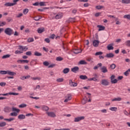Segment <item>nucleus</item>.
Here are the masks:
<instances>
[{
    "label": "nucleus",
    "instance_id": "1",
    "mask_svg": "<svg viewBox=\"0 0 130 130\" xmlns=\"http://www.w3.org/2000/svg\"><path fill=\"white\" fill-rule=\"evenodd\" d=\"M5 33L9 36H11L13 34V30L10 27H7L5 29Z\"/></svg>",
    "mask_w": 130,
    "mask_h": 130
},
{
    "label": "nucleus",
    "instance_id": "2",
    "mask_svg": "<svg viewBox=\"0 0 130 130\" xmlns=\"http://www.w3.org/2000/svg\"><path fill=\"white\" fill-rule=\"evenodd\" d=\"M101 85L102 86H108L109 85V81H108V79H102L101 82Z\"/></svg>",
    "mask_w": 130,
    "mask_h": 130
},
{
    "label": "nucleus",
    "instance_id": "3",
    "mask_svg": "<svg viewBox=\"0 0 130 130\" xmlns=\"http://www.w3.org/2000/svg\"><path fill=\"white\" fill-rule=\"evenodd\" d=\"M46 114L49 117H56V115L53 112H47Z\"/></svg>",
    "mask_w": 130,
    "mask_h": 130
},
{
    "label": "nucleus",
    "instance_id": "4",
    "mask_svg": "<svg viewBox=\"0 0 130 130\" xmlns=\"http://www.w3.org/2000/svg\"><path fill=\"white\" fill-rule=\"evenodd\" d=\"M83 119H85L84 116L77 117L75 118L74 121L75 122H78L80 121V120H83Z\"/></svg>",
    "mask_w": 130,
    "mask_h": 130
},
{
    "label": "nucleus",
    "instance_id": "5",
    "mask_svg": "<svg viewBox=\"0 0 130 130\" xmlns=\"http://www.w3.org/2000/svg\"><path fill=\"white\" fill-rule=\"evenodd\" d=\"M69 85L71 87H77L78 86V83L73 82V80H69Z\"/></svg>",
    "mask_w": 130,
    "mask_h": 130
},
{
    "label": "nucleus",
    "instance_id": "6",
    "mask_svg": "<svg viewBox=\"0 0 130 130\" xmlns=\"http://www.w3.org/2000/svg\"><path fill=\"white\" fill-rule=\"evenodd\" d=\"M66 99L64 101V102L67 103L70 100H72V94H68L67 96H66Z\"/></svg>",
    "mask_w": 130,
    "mask_h": 130
},
{
    "label": "nucleus",
    "instance_id": "7",
    "mask_svg": "<svg viewBox=\"0 0 130 130\" xmlns=\"http://www.w3.org/2000/svg\"><path fill=\"white\" fill-rule=\"evenodd\" d=\"M101 71L102 73H103L104 74H105V73H107L108 72L107 68L105 66H103L102 67H101Z\"/></svg>",
    "mask_w": 130,
    "mask_h": 130
},
{
    "label": "nucleus",
    "instance_id": "8",
    "mask_svg": "<svg viewBox=\"0 0 130 130\" xmlns=\"http://www.w3.org/2000/svg\"><path fill=\"white\" fill-rule=\"evenodd\" d=\"M99 43H100V41L98 40H94L93 41V46L94 47H98Z\"/></svg>",
    "mask_w": 130,
    "mask_h": 130
},
{
    "label": "nucleus",
    "instance_id": "9",
    "mask_svg": "<svg viewBox=\"0 0 130 130\" xmlns=\"http://www.w3.org/2000/svg\"><path fill=\"white\" fill-rule=\"evenodd\" d=\"M19 49L22 51H27L28 50V47L24 46H20Z\"/></svg>",
    "mask_w": 130,
    "mask_h": 130
},
{
    "label": "nucleus",
    "instance_id": "10",
    "mask_svg": "<svg viewBox=\"0 0 130 130\" xmlns=\"http://www.w3.org/2000/svg\"><path fill=\"white\" fill-rule=\"evenodd\" d=\"M82 49H75L73 50V52L75 54H78V53H81L82 52Z\"/></svg>",
    "mask_w": 130,
    "mask_h": 130
},
{
    "label": "nucleus",
    "instance_id": "11",
    "mask_svg": "<svg viewBox=\"0 0 130 130\" xmlns=\"http://www.w3.org/2000/svg\"><path fill=\"white\" fill-rule=\"evenodd\" d=\"M108 50H113L114 47H113V44H110L107 46Z\"/></svg>",
    "mask_w": 130,
    "mask_h": 130
},
{
    "label": "nucleus",
    "instance_id": "12",
    "mask_svg": "<svg viewBox=\"0 0 130 130\" xmlns=\"http://www.w3.org/2000/svg\"><path fill=\"white\" fill-rule=\"evenodd\" d=\"M114 57V54L113 53H108L106 55V57H107V58H110Z\"/></svg>",
    "mask_w": 130,
    "mask_h": 130
},
{
    "label": "nucleus",
    "instance_id": "13",
    "mask_svg": "<svg viewBox=\"0 0 130 130\" xmlns=\"http://www.w3.org/2000/svg\"><path fill=\"white\" fill-rule=\"evenodd\" d=\"M45 31V29L43 27V28H39L37 30L38 33L39 34H41V33H43Z\"/></svg>",
    "mask_w": 130,
    "mask_h": 130
},
{
    "label": "nucleus",
    "instance_id": "14",
    "mask_svg": "<svg viewBox=\"0 0 130 130\" xmlns=\"http://www.w3.org/2000/svg\"><path fill=\"white\" fill-rule=\"evenodd\" d=\"M5 112L9 113L12 111V109L9 107H6L4 108Z\"/></svg>",
    "mask_w": 130,
    "mask_h": 130
},
{
    "label": "nucleus",
    "instance_id": "15",
    "mask_svg": "<svg viewBox=\"0 0 130 130\" xmlns=\"http://www.w3.org/2000/svg\"><path fill=\"white\" fill-rule=\"evenodd\" d=\"M97 27H98V28H99V31H103V30H105V27L103 26L102 25H98L97 26Z\"/></svg>",
    "mask_w": 130,
    "mask_h": 130
},
{
    "label": "nucleus",
    "instance_id": "16",
    "mask_svg": "<svg viewBox=\"0 0 130 130\" xmlns=\"http://www.w3.org/2000/svg\"><path fill=\"white\" fill-rule=\"evenodd\" d=\"M72 72L73 73H77V72H79V67H75L71 69Z\"/></svg>",
    "mask_w": 130,
    "mask_h": 130
},
{
    "label": "nucleus",
    "instance_id": "17",
    "mask_svg": "<svg viewBox=\"0 0 130 130\" xmlns=\"http://www.w3.org/2000/svg\"><path fill=\"white\" fill-rule=\"evenodd\" d=\"M7 74L9 75V76H16L17 75L16 73L10 71H7Z\"/></svg>",
    "mask_w": 130,
    "mask_h": 130
},
{
    "label": "nucleus",
    "instance_id": "18",
    "mask_svg": "<svg viewBox=\"0 0 130 130\" xmlns=\"http://www.w3.org/2000/svg\"><path fill=\"white\" fill-rule=\"evenodd\" d=\"M62 13H58L56 15L55 19L57 20L58 19H61V18H62Z\"/></svg>",
    "mask_w": 130,
    "mask_h": 130
},
{
    "label": "nucleus",
    "instance_id": "19",
    "mask_svg": "<svg viewBox=\"0 0 130 130\" xmlns=\"http://www.w3.org/2000/svg\"><path fill=\"white\" fill-rule=\"evenodd\" d=\"M42 109L45 111H48V110H49V108L46 106H42Z\"/></svg>",
    "mask_w": 130,
    "mask_h": 130
},
{
    "label": "nucleus",
    "instance_id": "20",
    "mask_svg": "<svg viewBox=\"0 0 130 130\" xmlns=\"http://www.w3.org/2000/svg\"><path fill=\"white\" fill-rule=\"evenodd\" d=\"M88 81H94V82H99V80L96 77L91 78L88 79Z\"/></svg>",
    "mask_w": 130,
    "mask_h": 130
},
{
    "label": "nucleus",
    "instance_id": "21",
    "mask_svg": "<svg viewBox=\"0 0 130 130\" xmlns=\"http://www.w3.org/2000/svg\"><path fill=\"white\" fill-rule=\"evenodd\" d=\"M23 62V63H28L29 62V60H17V62Z\"/></svg>",
    "mask_w": 130,
    "mask_h": 130
},
{
    "label": "nucleus",
    "instance_id": "22",
    "mask_svg": "<svg viewBox=\"0 0 130 130\" xmlns=\"http://www.w3.org/2000/svg\"><path fill=\"white\" fill-rule=\"evenodd\" d=\"M78 64H87V62L85 60H81L79 62Z\"/></svg>",
    "mask_w": 130,
    "mask_h": 130
},
{
    "label": "nucleus",
    "instance_id": "23",
    "mask_svg": "<svg viewBox=\"0 0 130 130\" xmlns=\"http://www.w3.org/2000/svg\"><path fill=\"white\" fill-rule=\"evenodd\" d=\"M18 117L19 119H25V118H26L25 115L23 114L19 115Z\"/></svg>",
    "mask_w": 130,
    "mask_h": 130
},
{
    "label": "nucleus",
    "instance_id": "24",
    "mask_svg": "<svg viewBox=\"0 0 130 130\" xmlns=\"http://www.w3.org/2000/svg\"><path fill=\"white\" fill-rule=\"evenodd\" d=\"M49 9V7H44L42 9H38V11L39 12H43V11H45V10H48Z\"/></svg>",
    "mask_w": 130,
    "mask_h": 130
},
{
    "label": "nucleus",
    "instance_id": "25",
    "mask_svg": "<svg viewBox=\"0 0 130 130\" xmlns=\"http://www.w3.org/2000/svg\"><path fill=\"white\" fill-rule=\"evenodd\" d=\"M34 55H35V56H41L42 54L38 51H36L34 53Z\"/></svg>",
    "mask_w": 130,
    "mask_h": 130
},
{
    "label": "nucleus",
    "instance_id": "26",
    "mask_svg": "<svg viewBox=\"0 0 130 130\" xmlns=\"http://www.w3.org/2000/svg\"><path fill=\"white\" fill-rule=\"evenodd\" d=\"M80 79L81 80H86V79H88V77L86 75H81L80 76Z\"/></svg>",
    "mask_w": 130,
    "mask_h": 130
},
{
    "label": "nucleus",
    "instance_id": "27",
    "mask_svg": "<svg viewBox=\"0 0 130 130\" xmlns=\"http://www.w3.org/2000/svg\"><path fill=\"white\" fill-rule=\"evenodd\" d=\"M9 57H11L10 54H6L2 56V58H3V59H5V58H9Z\"/></svg>",
    "mask_w": 130,
    "mask_h": 130
},
{
    "label": "nucleus",
    "instance_id": "28",
    "mask_svg": "<svg viewBox=\"0 0 130 130\" xmlns=\"http://www.w3.org/2000/svg\"><path fill=\"white\" fill-rule=\"evenodd\" d=\"M46 2H40V7H46Z\"/></svg>",
    "mask_w": 130,
    "mask_h": 130
},
{
    "label": "nucleus",
    "instance_id": "29",
    "mask_svg": "<svg viewBox=\"0 0 130 130\" xmlns=\"http://www.w3.org/2000/svg\"><path fill=\"white\" fill-rule=\"evenodd\" d=\"M122 4H130V0H122Z\"/></svg>",
    "mask_w": 130,
    "mask_h": 130
},
{
    "label": "nucleus",
    "instance_id": "30",
    "mask_svg": "<svg viewBox=\"0 0 130 130\" xmlns=\"http://www.w3.org/2000/svg\"><path fill=\"white\" fill-rule=\"evenodd\" d=\"M70 72V69L69 68H66L63 70V74H68Z\"/></svg>",
    "mask_w": 130,
    "mask_h": 130
},
{
    "label": "nucleus",
    "instance_id": "31",
    "mask_svg": "<svg viewBox=\"0 0 130 130\" xmlns=\"http://www.w3.org/2000/svg\"><path fill=\"white\" fill-rule=\"evenodd\" d=\"M0 74L1 75H7L8 74V71H0Z\"/></svg>",
    "mask_w": 130,
    "mask_h": 130
},
{
    "label": "nucleus",
    "instance_id": "32",
    "mask_svg": "<svg viewBox=\"0 0 130 130\" xmlns=\"http://www.w3.org/2000/svg\"><path fill=\"white\" fill-rule=\"evenodd\" d=\"M121 98H120V97H118V98H115L113 100H112V101L113 102V101H121Z\"/></svg>",
    "mask_w": 130,
    "mask_h": 130
},
{
    "label": "nucleus",
    "instance_id": "33",
    "mask_svg": "<svg viewBox=\"0 0 130 130\" xmlns=\"http://www.w3.org/2000/svg\"><path fill=\"white\" fill-rule=\"evenodd\" d=\"M110 68L111 69V70H114V69L116 68V65H115L114 63H113L110 66Z\"/></svg>",
    "mask_w": 130,
    "mask_h": 130
},
{
    "label": "nucleus",
    "instance_id": "34",
    "mask_svg": "<svg viewBox=\"0 0 130 130\" xmlns=\"http://www.w3.org/2000/svg\"><path fill=\"white\" fill-rule=\"evenodd\" d=\"M12 111H14L15 112L19 113L20 112V109H17L16 108L13 107L12 108Z\"/></svg>",
    "mask_w": 130,
    "mask_h": 130
},
{
    "label": "nucleus",
    "instance_id": "35",
    "mask_svg": "<svg viewBox=\"0 0 130 130\" xmlns=\"http://www.w3.org/2000/svg\"><path fill=\"white\" fill-rule=\"evenodd\" d=\"M56 60H57V61H61V60H63V58L60 56H59L56 57Z\"/></svg>",
    "mask_w": 130,
    "mask_h": 130
},
{
    "label": "nucleus",
    "instance_id": "36",
    "mask_svg": "<svg viewBox=\"0 0 130 130\" xmlns=\"http://www.w3.org/2000/svg\"><path fill=\"white\" fill-rule=\"evenodd\" d=\"M7 25V22H6L5 21H0V27H3V26H5Z\"/></svg>",
    "mask_w": 130,
    "mask_h": 130
},
{
    "label": "nucleus",
    "instance_id": "37",
    "mask_svg": "<svg viewBox=\"0 0 130 130\" xmlns=\"http://www.w3.org/2000/svg\"><path fill=\"white\" fill-rule=\"evenodd\" d=\"M13 4L11 3H7L5 4L6 7H13Z\"/></svg>",
    "mask_w": 130,
    "mask_h": 130
},
{
    "label": "nucleus",
    "instance_id": "38",
    "mask_svg": "<svg viewBox=\"0 0 130 130\" xmlns=\"http://www.w3.org/2000/svg\"><path fill=\"white\" fill-rule=\"evenodd\" d=\"M29 12V9H25L23 11V13L24 14V15H27V14H28V12Z\"/></svg>",
    "mask_w": 130,
    "mask_h": 130
},
{
    "label": "nucleus",
    "instance_id": "39",
    "mask_svg": "<svg viewBox=\"0 0 130 130\" xmlns=\"http://www.w3.org/2000/svg\"><path fill=\"white\" fill-rule=\"evenodd\" d=\"M75 18H70L67 21V23H70V22H74Z\"/></svg>",
    "mask_w": 130,
    "mask_h": 130
},
{
    "label": "nucleus",
    "instance_id": "40",
    "mask_svg": "<svg viewBox=\"0 0 130 130\" xmlns=\"http://www.w3.org/2000/svg\"><path fill=\"white\" fill-rule=\"evenodd\" d=\"M124 19H127V20H130V15H125L123 16Z\"/></svg>",
    "mask_w": 130,
    "mask_h": 130
},
{
    "label": "nucleus",
    "instance_id": "41",
    "mask_svg": "<svg viewBox=\"0 0 130 130\" xmlns=\"http://www.w3.org/2000/svg\"><path fill=\"white\" fill-rule=\"evenodd\" d=\"M26 106H27V105L25 104H22L19 105V107H20V108H24V107H26Z\"/></svg>",
    "mask_w": 130,
    "mask_h": 130
},
{
    "label": "nucleus",
    "instance_id": "42",
    "mask_svg": "<svg viewBox=\"0 0 130 130\" xmlns=\"http://www.w3.org/2000/svg\"><path fill=\"white\" fill-rule=\"evenodd\" d=\"M9 95H14V96H16L17 95H19V93L9 92Z\"/></svg>",
    "mask_w": 130,
    "mask_h": 130
},
{
    "label": "nucleus",
    "instance_id": "43",
    "mask_svg": "<svg viewBox=\"0 0 130 130\" xmlns=\"http://www.w3.org/2000/svg\"><path fill=\"white\" fill-rule=\"evenodd\" d=\"M31 79L32 80H38V81H40V80H41V78L40 77H31Z\"/></svg>",
    "mask_w": 130,
    "mask_h": 130
},
{
    "label": "nucleus",
    "instance_id": "44",
    "mask_svg": "<svg viewBox=\"0 0 130 130\" xmlns=\"http://www.w3.org/2000/svg\"><path fill=\"white\" fill-rule=\"evenodd\" d=\"M110 110H111L112 111H116L117 110V108L112 107V108H110Z\"/></svg>",
    "mask_w": 130,
    "mask_h": 130
},
{
    "label": "nucleus",
    "instance_id": "45",
    "mask_svg": "<svg viewBox=\"0 0 130 130\" xmlns=\"http://www.w3.org/2000/svg\"><path fill=\"white\" fill-rule=\"evenodd\" d=\"M6 123L5 122H3L0 123V127H3V126H5Z\"/></svg>",
    "mask_w": 130,
    "mask_h": 130
},
{
    "label": "nucleus",
    "instance_id": "46",
    "mask_svg": "<svg viewBox=\"0 0 130 130\" xmlns=\"http://www.w3.org/2000/svg\"><path fill=\"white\" fill-rule=\"evenodd\" d=\"M112 84H116L117 83V79H113V80L111 81Z\"/></svg>",
    "mask_w": 130,
    "mask_h": 130
},
{
    "label": "nucleus",
    "instance_id": "47",
    "mask_svg": "<svg viewBox=\"0 0 130 130\" xmlns=\"http://www.w3.org/2000/svg\"><path fill=\"white\" fill-rule=\"evenodd\" d=\"M10 115L11 116H17V115H18V114L16 112H13L10 113Z\"/></svg>",
    "mask_w": 130,
    "mask_h": 130
},
{
    "label": "nucleus",
    "instance_id": "48",
    "mask_svg": "<svg viewBox=\"0 0 130 130\" xmlns=\"http://www.w3.org/2000/svg\"><path fill=\"white\" fill-rule=\"evenodd\" d=\"M103 8H104V7L101 6H96V9L97 10H101V9H103Z\"/></svg>",
    "mask_w": 130,
    "mask_h": 130
},
{
    "label": "nucleus",
    "instance_id": "49",
    "mask_svg": "<svg viewBox=\"0 0 130 130\" xmlns=\"http://www.w3.org/2000/svg\"><path fill=\"white\" fill-rule=\"evenodd\" d=\"M56 81L57 82L60 83L61 82H63V78H58L57 79Z\"/></svg>",
    "mask_w": 130,
    "mask_h": 130
},
{
    "label": "nucleus",
    "instance_id": "50",
    "mask_svg": "<svg viewBox=\"0 0 130 130\" xmlns=\"http://www.w3.org/2000/svg\"><path fill=\"white\" fill-rule=\"evenodd\" d=\"M56 36L54 34H52L51 35L50 37L49 38H50V39H54V38H55Z\"/></svg>",
    "mask_w": 130,
    "mask_h": 130
},
{
    "label": "nucleus",
    "instance_id": "51",
    "mask_svg": "<svg viewBox=\"0 0 130 130\" xmlns=\"http://www.w3.org/2000/svg\"><path fill=\"white\" fill-rule=\"evenodd\" d=\"M15 54H19L23 53V51L16 50L15 51Z\"/></svg>",
    "mask_w": 130,
    "mask_h": 130
},
{
    "label": "nucleus",
    "instance_id": "52",
    "mask_svg": "<svg viewBox=\"0 0 130 130\" xmlns=\"http://www.w3.org/2000/svg\"><path fill=\"white\" fill-rule=\"evenodd\" d=\"M19 0H13V3H12L13 6H15V5H17V3L19 2Z\"/></svg>",
    "mask_w": 130,
    "mask_h": 130
},
{
    "label": "nucleus",
    "instance_id": "53",
    "mask_svg": "<svg viewBox=\"0 0 130 130\" xmlns=\"http://www.w3.org/2000/svg\"><path fill=\"white\" fill-rule=\"evenodd\" d=\"M43 64H44V66L47 67V66H49V63L48 61H46L43 62Z\"/></svg>",
    "mask_w": 130,
    "mask_h": 130
},
{
    "label": "nucleus",
    "instance_id": "54",
    "mask_svg": "<svg viewBox=\"0 0 130 130\" xmlns=\"http://www.w3.org/2000/svg\"><path fill=\"white\" fill-rule=\"evenodd\" d=\"M33 41H34V39H33L32 38H29L27 40V42H33Z\"/></svg>",
    "mask_w": 130,
    "mask_h": 130
},
{
    "label": "nucleus",
    "instance_id": "55",
    "mask_svg": "<svg viewBox=\"0 0 130 130\" xmlns=\"http://www.w3.org/2000/svg\"><path fill=\"white\" fill-rule=\"evenodd\" d=\"M6 85H7V83H6V82L0 83V86H1L2 87H5V86H6Z\"/></svg>",
    "mask_w": 130,
    "mask_h": 130
},
{
    "label": "nucleus",
    "instance_id": "56",
    "mask_svg": "<svg viewBox=\"0 0 130 130\" xmlns=\"http://www.w3.org/2000/svg\"><path fill=\"white\" fill-rule=\"evenodd\" d=\"M101 54H103V52H98L95 53V55H101Z\"/></svg>",
    "mask_w": 130,
    "mask_h": 130
},
{
    "label": "nucleus",
    "instance_id": "57",
    "mask_svg": "<svg viewBox=\"0 0 130 130\" xmlns=\"http://www.w3.org/2000/svg\"><path fill=\"white\" fill-rule=\"evenodd\" d=\"M128 72H130V69H128L125 72H124V74L125 76H127L128 75Z\"/></svg>",
    "mask_w": 130,
    "mask_h": 130
},
{
    "label": "nucleus",
    "instance_id": "58",
    "mask_svg": "<svg viewBox=\"0 0 130 130\" xmlns=\"http://www.w3.org/2000/svg\"><path fill=\"white\" fill-rule=\"evenodd\" d=\"M7 21H8V23H10V22H12V21H13V18L9 17L8 19H7Z\"/></svg>",
    "mask_w": 130,
    "mask_h": 130
},
{
    "label": "nucleus",
    "instance_id": "59",
    "mask_svg": "<svg viewBox=\"0 0 130 130\" xmlns=\"http://www.w3.org/2000/svg\"><path fill=\"white\" fill-rule=\"evenodd\" d=\"M126 46L130 47V40H128L126 42Z\"/></svg>",
    "mask_w": 130,
    "mask_h": 130
},
{
    "label": "nucleus",
    "instance_id": "60",
    "mask_svg": "<svg viewBox=\"0 0 130 130\" xmlns=\"http://www.w3.org/2000/svg\"><path fill=\"white\" fill-rule=\"evenodd\" d=\"M23 16V13H19L16 16V18H20Z\"/></svg>",
    "mask_w": 130,
    "mask_h": 130
},
{
    "label": "nucleus",
    "instance_id": "61",
    "mask_svg": "<svg viewBox=\"0 0 130 130\" xmlns=\"http://www.w3.org/2000/svg\"><path fill=\"white\" fill-rule=\"evenodd\" d=\"M26 54L27 55L30 56V55H32V53L31 52V51H28L26 52Z\"/></svg>",
    "mask_w": 130,
    "mask_h": 130
},
{
    "label": "nucleus",
    "instance_id": "62",
    "mask_svg": "<svg viewBox=\"0 0 130 130\" xmlns=\"http://www.w3.org/2000/svg\"><path fill=\"white\" fill-rule=\"evenodd\" d=\"M45 42H47V43H49L50 42V40H49L48 38H46L45 39Z\"/></svg>",
    "mask_w": 130,
    "mask_h": 130
},
{
    "label": "nucleus",
    "instance_id": "63",
    "mask_svg": "<svg viewBox=\"0 0 130 130\" xmlns=\"http://www.w3.org/2000/svg\"><path fill=\"white\" fill-rule=\"evenodd\" d=\"M115 78V76L114 75H112L111 76V81L114 80Z\"/></svg>",
    "mask_w": 130,
    "mask_h": 130
},
{
    "label": "nucleus",
    "instance_id": "64",
    "mask_svg": "<svg viewBox=\"0 0 130 130\" xmlns=\"http://www.w3.org/2000/svg\"><path fill=\"white\" fill-rule=\"evenodd\" d=\"M54 67H55V64H51L48 66V68H53Z\"/></svg>",
    "mask_w": 130,
    "mask_h": 130
}]
</instances>
